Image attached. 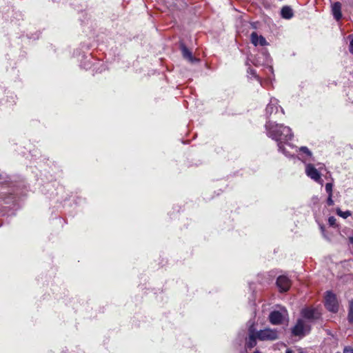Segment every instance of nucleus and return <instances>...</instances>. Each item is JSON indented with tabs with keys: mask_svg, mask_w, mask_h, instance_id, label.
<instances>
[{
	"mask_svg": "<svg viewBox=\"0 0 353 353\" xmlns=\"http://www.w3.org/2000/svg\"><path fill=\"white\" fill-rule=\"evenodd\" d=\"M265 134L267 137L275 141L277 143L278 150L288 158L294 155L285 148L288 146L294 148V146L289 143L294 137L292 129L282 123H278L276 121L268 120L265 124Z\"/></svg>",
	"mask_w": 353,
	"mask_h": 353,
	"instance_id": "f257e3e1",
	"label": "nucleus"
},
{
	"mask_svg": "<svg viewBox=\"0 0 353 353\" xmlns=\"http://www.w3.org/2000/svg\"><path fill=\"white\" fill-rule=\"evenodd\" d=\"M284 110L279 105V100L274 97H272L265 108V116L267 121L281 119L284 117Z\"/></svg>",
	"mask_w": 353,
	"mask_h": 353,
	"instance_id": "f03ea898",
	"label": "nucleus"
},
{
	"mask_svg": "<svg viewBox=\"0 0 353 353\" xmlns=\"http://www.w3.org/2000/svg\"><path fill=\"white\" fill-rule=\"evenodd\" d=\"M311 325L303 319H299L295 325L292 329L294 336L303 337L310 332Z\"/></svg>",
	"mask_w": 353,
	"mask_h": 353,
	"instance_id": "7ed1b4c3",
	"label": "nucleus"
},
{
	"mask_svg": "<svg viewBox=\"0 0 353 353\" xmlns=\"http://www.w3.org/2000/svg\"><path fill=\"white\" fill-rule=\"evenodd\" d=\"M305 165V172L306 175L315 182L322 185L323 181L321 179V174L320 173V170L321 169L322 165L319 163V168H316L311 162Z\"/></svg>",
	"mask_w": 353,
	"mask_h": 353,
	"instance_id": "20e7f679",
	"label": "nucleus"
},
{
	"mask_svg": "<svg viewBox=\"0 0 353 353\" xmlns=\"http://www.w3.org/2000/svg\"><path fill=\"white\" fill-rule=\"evenodd\" d=\"M257 339L260 341H274L279 338L276 329L265 328L256 332Z\"/></svg>",
	"mask_w": 353,
	"mask_h": 353,
	"instance_id": "39448f33",
	"label": "nucleus"
},
{
	"mask_svg": "<svg viewBox=\"0 0 353 353\" xmlns=\"http://www.w3.org/2000/svg\"><path fill=\"white\" fill-rule=\"evenodd\" d=\"M325 307L331 312L336 313L339 310V303L336 296L330 291L326 292L325 296Z\"/></svg>",
	"mask_w": 353,
	"mask_h": 353,
	"instance_id": "423d86ee",
	"label": "nucleus"
},
{
	"mask_svg": "<svg viewBox=\"0 0 353 353\" xmlns=\"http://www.w3.org/2000/svg\"><path fill=\"white\" fill-rule=\"evenodd\" d=\"M301 315L302 319L310 325L320 317V313L318 312L317 309L313 307L303 308L301 312Z\"/></svg>",
	"mask_w": 353,
	"mask_h": 353,
	"instance_id": "0eeeda50",
	"label": "nucleus"
},
{
	"mask_svg": "<svg viewBox=\"0 0 353 353\" xmlns=\"http://www.w3.org/2000/svg\"><path fill=\"white\" fill-rule=\"evenodd\" d=\"M296 150L298 152L297 158L304 164L314 161L312 152L306 146H301L296 148Z\"/></svg>",
	"mask_w": 353,
	"mask_h": 353,
	"instance_id": "6e6552de",
	"label": "nucleus"
},
{
	"mask_svg": "<svg viewBox=\"0 0 353 353\" xmlns=\"http://www.w3.org/2000/svg\"><path fill=\"white\" fill-rule=\"evenodd\" d=\"M286 313L285 310L283 312L280 311H272L270 313L269 320L272 325H280L282 323L284 319V314Z\"/></svg>",
	"mask_w": 353,
	"mask_h": 353,
	"instance_id": "1a4fd4ad",
	"label": "nucleus"
},
{
	"mask_svg": "<svg viewBox=\"0 0 353 353\" xmlns=\"http://www.w3.org/2000/svg\"><path fill=\"white\" fill-rule=\"evenodd\" d=\"M276 285L281 292H287L290 289L291 281L288 277L282 275L277 278Z\"/></svg>",
	"mask_w": 353,
	"mask_h": 353,
	"instance_id": "9d476101",
	"label": "nucleus"
},
{
	"mask_svg": "<svg viewBox=\"0 0 353 353\" xmlns=\"http://www.w3.org/2000/svg\"><path fill=\"white\" fill-rule=\"evenodd\" d=\"M256 332H255L254 325L249 327V336L246 340L245 347L247 349H252L256 345Z\"/></svg>",
	"mask_w": 353,
	"mask_h": 353,
	"instance_id": "9b49d317",
	"label": "nucleus"
},
{
	"mask_svg": "<svg viewBox=\"0 0 353 353\" xmlns=\"http://www.w3.org/2000/svg\"><path fill=\"white\" fill-rule=\"evenodd\" d=\"M251 43L254 46H265L268 45V42L262 35H259L257 32H253L250 35Z\"/></svg>",
	"mask_w": 353,
	"mask_h": 353,
	"instance_id": "f8f14e48",
	"label": "nucleus"
},
{
	"mask_svg": "<svg viewBox=\"0 0 353 353\" xmlns=\"http://www.w3.org/2000/svg\"><path fill=\"white\" fill-rule=\"evenodd\" d=\"M181 52L184 59H187L190 63L196 64L199 61L198 59L193 57L192 52L185 46H181Z\"/></svg>",
	"mask_w": 353,
	"mask_h": 353,
	"instance_id": "ddd939ff",
	"label": "nucleus"
},
{
	"mask_svg": "<svg viewBox=\"0 0 353 353\" xmlns=\"http://www.w3.org/2000/svg\"><path fill=\"white\" fill-rule=\"evenodd\" d=\"M332 12L334 19L339 21L342 17L341 13V3L340 2H335L332 5Z\"/></svg>",
	"mask_w": 353,
	"mask_h": 353,
	"instance_id": "4468645a",
	"label": "nucleus"
},
{
	"mask_svg": "<svg viewBox=\"0 0 353 353\" xmlns=\"http://www.w3.org/2000/svg\"><path fill=\"white\" fill-rule=\"evenodd\" d=\"M281 17L285 19H290L293 17L292 9L290 6H284L281 11Z\"/></svg>",
	"mask_w": 353,
	"mask_h": 353,
	"instance_id": "2eb2a0df",
	"label": "nucleus"
},
{
	"mask_svg": "<svg viewBox=\"0 0 353 353\" xmlns=\"http://www.w3.org/2000/svg\"><path fill=\"white\" fill-rule=\"evenodd\" d=\"M248 77L250 79H252V78L255 79L260 84H261V79L259 76L256 72V70L253 68H248L247 70Z\"/></svg>",
	"mask_w": 353,
	"mask_h": 353,
	"instance_id": "dca6fc26",
	"label": "nucleus"
},
{
	"mask_svg": "<svg viewBox=\"0 0 353 353\" xmlns=\"http://www.w3.org/2000/svg\"><path fill=\"white\" fill-rule=\"evenodd\" d=\"M347 319L350 323H353V299L350 301Z\"/></svg>",
	"mask_w": 353,
	"mask_h": 353,
	"instance_id": "f3484780",
	"label": "nucleus"
},
{
	"mask_svg": "<svg viewBox=\"0 0 353 353\" xmlns=\"http://www.w3.org/2000/svg\"><path fill=\"white\" fill-rule=\"evenodd\" d=\"M336 214L337 215L343 219H346L352 215V212L350 210H346L343 212L340 208L336 209Z\"/></svg>",
	"mask_w": 353,
	"mask_h": 353,
	"instance_id": "a211bd4d",
	"label": "nucleus"
},
{
	"mask_svg": "<svg viewBox=\"0 0 353 353\" xmlns=\"http://www.w3.org/2000/svg\"><path fill=\"white\" fill-rule=\"evenodd\" d=\"M332 188L333 184L332 183H327L325 184V188L327 195H332Z\"/></svg>",
	"mask_w": 353,
	"mask_h": 353,
	"instance_id": "6ab92c4d",
	"label": "nucleus"
},
{
	"mask_svg": "<svg viewBox=\"0 0 353 353\" xmlns=\"http://www.w3.org/2000/svg\"><path fill=\"white\" fill-rule=\"evenodd\" d=\"M336 219L334 216H330L328 218V223L330 226L334 227L336 225Z\"/></svg>",
	"mask_w": 353,
	"mask_h": 353,
	"instance_id": "aec40b11",
	"label": "nucleus"
},
{
	"mask_svg": "<svg viewBox=\"0 0 353 353\" xmlns=\"http://www.w3.org/2000/svg\"><path fill=\"white\" fill-rule=\"evenodd\" d=\"M327 205L331 206L334 205V201L332 199V195H328L326 201Z\"/></svg>",
	"mask_w": 353,
	"mask_h": 353,
	"instance_id": "412c9836",
	"label": "nucleus"
},
{
	"mask_svg": "<svg viewBox=\"0 0 353 353\" xmlns=\"http://www.w3.org/2000/svg\"><path fill=\"white\" fill-rule=\"evenodd\" d=\"M349 38L350 39L349 50L350 53L353 54V37L352 36H350Z\"/></svg>",
	"mask_w": 353,
	"mask_h": 353,
	"instance_id": "4be33fe9",
	"label": "nucleus"
},
{
	"mask_svg": "<svg viewBox=\"0 0 353 353\" xmlns=\"http://www.w3.org/2000/svg\"><path fill=\"white\" fill-rule=\"evenodd\" d=\"M343 353H353V349L350 347H345L343 350Z\"/></svg>",
	"mask_w": 353,
	"mask_h": 353,
	"instance_id": "5701e85b",
	"label": "nucleus"
},
{
	"mask_svg": "<svg viewBox=\"0 0 353 353\" xmlns=\"http://www.w3.org/2000/svg\"><path fill=\"white\" fill-rule=\"evenodd\" d=\"M8 199V201H5L6 203H9L10 202H13L14 200V196L12 194H11V195L9 196Z\"/></svg>",
	"mask_w": 353,
	"mask_h": 353,
	"instance_id": "b1692460",
	"label": "nucleus"
},
{
	"mask_svg": "<svg viewBox=\"0 0 353 353\" xmlns=\"http://www.w3.org/2000/svg\"><path fill=\"white\" fill-rule=\"evenodd\" d=\"M10 98H11V99H12V102L13 103H15V100H16V98H17V97H16V96H15V95H11V96H10Z\"/></svg>",
	"mask_w": 353,
	"mask_h": 353,
	"instance_id": "393cba45",
	"label": "nucleus"
},
{
	"mask_svg": "<svg viewBox=\"0 0 353 353\" xmlns=\"http://www.w3.org/2000/svg\"><path fill=\"white\" fill-rule=\"evenodd\" d=\"M99 69H100V68H98L96 70V71L94 72V73H93L92 74H93V75H94V74H95V73H98V72L101 73V72H102V70H99Z\"/></svg>",
	"mask_w": 353,
	"mask_h": 353,
	"instance_id": "a878e982",
	"label": "nucleus"
},
{
	"mask_svg": "<svg viewBox=\"0 0 353 353\" xmlns=\"http://www.w3.org/2000/svg\"><path fill=\"white\" fill-rule=\"evenodd\" d=\"M0 179H5V174L3 173H0Z\"/></svg>",
	"mask_w": 353,
	"mask_h": 353,
	"instance_id": "bb28decb",
	"label": "nucleus"
},
{
	"mask_svg": "<svg viewBox=\"0 0 353 353\" xmlns=\"http://www.w3.org/2000/svg\"><path fill=\"white\" fill-rule=\"evenodd\" d=\"M350 242L353 244V235L349 238Z\"/></svg>",
	"mask_w": 353,
	"mask_h": 353,
	"instance_id": "cd10ccee",
	"label": "nucleus"
},
{
	"mask_svg": "<svg viewBox=\"0 0 353 353\" xmlns=\"http://www.w3.org/2000/svg\"><path fill=\"white\" fill-rule=\"evenodd\" d=\"M285 353H293L292 351L290 349H287Z\"/></svg>",
	"mask_w": 353,
	"mask_h": 353,
	"instance_id": "c85d7f7f",
	"label": "nucleus"
},
{
	"mask_svg": "<svg viewBox=\"0 0 353 353\" xmlns=\"http://www.w3.org/2000/svg\"><path fill=\"white\" fill-rule=\"evenodd\" d=\"M270 72H273V68L272 67H270V68H268Z\"/></svg>",
	"mask_w": 353,
	"mask_h": 353,
	"instance_id": "c756f323",
	"label": "nucleus"
},
{
	"mask_svg": "<svg viewBox=\"0 0 353 353\" xmlns=\"http://www.w3.org/2000/svg\"><path fill=\"white\" fill-rule=\"evenodd\" d=\"M299 352H298V353H303L302 350L301 349H299Z\"/></svg>",
	"mask_w": 353,
	"mask_h": 353,
	"instance_id": "7c9ffc66",
	"label": "nucleus"
},
{
	"mask_svg": "<svg viewBox=\"0 0 353 353\" xmlns=\"http://www.w3.org/2000/svg\"><path fill=\"white\" fill-rule=\"evenodd\" d=\"M254 353H261V352H259V351H256Z\"/></svg>",
	"mask_w": 353,
	"mask_h": 353,
	"instance_id": "2f4dec72",
	"label": "nucleus"
}]
</instances>
